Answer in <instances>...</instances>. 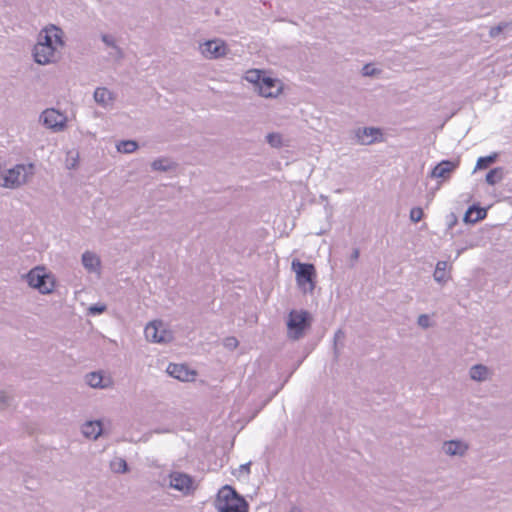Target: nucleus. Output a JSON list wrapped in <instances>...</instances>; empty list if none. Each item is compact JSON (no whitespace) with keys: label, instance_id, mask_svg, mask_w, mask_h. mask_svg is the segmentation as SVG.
Wrapping results in <instances>:
<instances>
[{"label":"nucleus","instance_id":"f257e3e1","mask_svg":"<svg viewBox=\"0 0 512 512\" xmlns=\"http://www.w3.org/2000/svg\"><path fill=\"white\" fill-rule=\"evenodd\" d=\"M215 506L219 512H249L246 500L229 485L218 491Z\"/></svg>","mask_w":512,"mask_h":512},{"label":"nucleus","instance_id":"f03ea898","mask_svg":"<svg viewBox=\"0 0 512 512\" xmlns=\"http://www.w3.org/2000/svg\"><path fill=\"white\" fill-rule=\"evenodd\" d=\"M34 172L35 165L33 163L17 164L2 175L0 185L8 189L19 188L29 181Z\"/></svg>","mask_w":512,"mask_h":512},{"label":"nucleus","instance_id":"7ed1b4c3","mask_svg":"<svg viewBox=\"0 0 512 512\" xmlns=\"http://www.w3.org/2000/svg\"><path fill=\"white\" fill-rule=\"evenodd\" d=\"M292 268L296 273V281L304 293H311L315 288L316 270L311 263H302L294 260Z\"/></svg>","mask_w":512,"mask_h":512},{"label":"nucleus","instance_id":"20e7f679","mask_svg":"<svg viewBox=\"0 0 512 512\" xmlns=\"http://www.w3.org/2000/svg\"><path fill=\"white\" fill-rule=\"evenodd\" d=\"M29 286L37 289L42 294L51 293L54 288L53 279L45 272L44 268L36 267L26 276Z\"/></svg>","mask_w":512,"mask_h":512},{"label":"nucleus","instance_id":"39448f33","mask_svg":"<svg viewBox=\"0 0 512 512\" xmlns=\"http://www.w3.org/2000/svg\"><path fill=\"white\" fill-rule=\"evenodd\" d=\"M144 334L147 340L155 343H167L173 338L167 322H148L144 328Z\"/></svg>","mask_w":512,"mask_h":512},{"label":"nucleus","instance_id":"423d86ee","mask_svg":"<svg viewBox=\"0 0 512 512\" xmlns=\"http://www.w3.org/2000/svg\"><path fill=\"white\" fill-rule=\"evenodd\" d=\"M40 121L53 132H60L66 128L67 117L56 109L49 108L41 113Z\"/></svg>","mask_w":512,"mask_h":512},{"label":"nucleus","instance_id":"0eeeda50","mask_svg":"<svg viewBox=\"0 0 512 512\" xmlns=\"http://www.w3.org/2000/svg\"><path fill=\"white\" fill-rule=\"evenodd\" d=\"M37 44L52 46L57 50L58 47L64 46L63 31L54 25L45 27L38 35Z\"/></svg>","mask_w":512,"mask_h":512},{"label":"nucleus","instance_id":"6e6552de","mask_svg":"<svg viewBox=\"0 0 512 512\" xmlns=\"http://www.w3.org/2000/svg\"><path fill=\"white\" fill-rule=\"evenodd\" d=\"M170 485L172 488L182 492L184 495L193 493L197 487L192 477L178 472L170 475Z\"/></svg>","mask_w":512,"mask_h":512},{"label":"nucleus","instance_id":"1a4fd4ad","mask_svg":"<svg viewBox=\"0 0 512 512\" xmlns=\"http://www.w3.org/2000/svg\"><path fill=\"white\" fill-rule=\"evenodd\" d=\"M33 57L36 63L40 65H46L55 62L58 58V55L57 50H55L52 46L36 43L33 49Z\"/></svg>","mask_w":512,"mask_h":512},{"label":"nucleus","instance_id":"9d476101","mask_svg":"<svg viewBox=\"0 0 512 512\" xmlns=\"http://www.w3.org/2000/svg\"><path fill=\"white\" fill-rule=\"evenodd\" d=\"M226 45L220 40H209L200 45V51L205 58L217 59L226 54Z\"/></svg>","mask_w":512,"mask_h":512},{"label":"nucleus","instance_id":"9b49d317","mask_svg":"<svg viewBox=\"0 0 512 512\" xmlns=\"http://www.w3.org/2000/svg\"><path fill=\"white\" fill-rule=\"evenodd\" d=\"M354 133L356 141L360 145L373 144L382 136L380 129L374 127L358 128Z\"/></svg>","mask_w":512,"mask_h":512},{"label":"nucleus","instance_id":"f8f14e48","mask_svg":"<svg viewBox=\"0 0 512 512\" xmlns=\"http://www.w3.org/2000/svg\"><path fill=\"white\" fill-rule=\"evenodd\" d=\"M167 372L172 377L185 382L193 381L197 375L195 370L190 369L184 364L171 363L167 367Z\"/></svg>","mask_w":512,"mask_h":512},{"label":"nucleus","instance_id":"ddd939ff","mask_svg":"<svg viewBox=\"0 0 512 512\" xmlns=\"http://www.w3.org/2000/svg\"><path fill=\"white\" fill-rule=\"evenodd\" d=\"M459 163L457 161L442 160L430 172L431 178H441L443 180L449 179Z\"/></svg>","mask_w":512,"mask_h":512},{"label":"nucleus","instance_id":"4468645a","mask_svg":"<svg viewBox=\"0 0 512 512\" xmlns=\"http://www.w3.org/2000/svg\"><path fill=\"white\" fill-rule=\"evenodd\" d=\"M258 90L263 97H275L279 93L280 87L277 80L264 76Z\"/></svg>","mask_w":512,"mask_h":512},{"label":"nucleus","instance_id":"2eb2a0df","mask_svg":"<svg viewBox=\"0 0 512 512\" xmlns=\"http://www.w3.org/2000/svg\"><path fill=\"white\" fill-rule=\"evenodd\" d=\"M82 265L89 273L99 272L101 261L96 253L86 251L82 254Z\"/></svg>","mask_w":512,"mask_h":512},{"label":"nucleus","instance_id":"dca6fc26","mask_svg":"<svg viewBox=\"0 0 512 512\" xmlns=\"http://www.w3.org/2000/svg\"><path fill=\"white\" fill-rule=\"evenodd\" d=\"M486 210L476 205H472L468 208L466 213L464 214V222L465 223H476L486 217Z\"/></svg>","mask_w":512,"mask_h":512},{"label":"nucleus","instance_id":"f3484780","mask_svg":"<svg viewBox=\"0 0 512 512\" xmlns=\"http://www.w3.org/2000/svg\"><path fill=\"white\" fill-rule=\"evenodd\" d=\"M82 432L85 437L97 439L102 432V425L99 421H89L83 425Z\"/></svg>","mask_w":512,"mask_h":512},{"label":"nucleus","instance_id":"a211bd4d","mask_svg":"<svg viewBox=\"0 0 512 512\" xmlns=\"http://www.w3.org/2000/svg\"><path fill=\"white\" fill-rule=\"evenodd\" d=\"M87 383L93 388H105L111 384V379L101 373L92 372L87 376Z\"/></svg>","mask_w":512,"mask_h":512},{"label":"nucleus","instance_id":"6ab92c4d","mask_svg":"<svg viewBox=\"0 0 512 512\" xmlns=\"http://www.w3.org/2000/svg\"><path fill=\"white\" fill-rule=\"evenodd\" d=\"M310 322H288V335L292 339H298L308 328Z\"/></svg>","mask_w":512,"mask_h":512},{"label":"nucleus","instance_id":"aec40b11","mask_svg":"<svg viewBox=\"0 0 512 512\" xmlns=\"http://www.w3.org/2000/svg\"><path fill=\"white\" fill-rule=\"evenodd\" d=\"M94 100L103 107H106L108 104L113 102L114 98L107 88L98 87L94 91Z\"/></svg>","mask_w":512,"mask_h":512},{"label":"nucleus","instance_id":"412c9836","mask_svg":"<svg viewBox=\"0 0 512 512\" xmlns=\"http://www.w3.org/2000/svg\"><path fill=\"white\" fill-rule=\"evenodd\" d=\"M444 450L449 455H462L467 450V445L460 441H448L444 444Z\"/></svg>","mask_w":512,"mask_h":512},{"label":"nucleus","instance_id":"4be33fe9","mask_svg":"<svg viewBox=\"0 0 512 512\" xmlns=\"http://www.w3.org/2000/svg\"><path fill=\"white\" fill-rule=\"evenodd\" d=\"M102 41L105 43L106 46L111 47L113 49V52L110 53V55L116 59H121L123 57V52L120 47L117 46L115 39L113 36L108 34H103L101 37Z\"/></svg>","mask_w":512,"mask_h":512},{"label":"nucleus","instance_id":"5701e85b","mask_svg":"<svg viewBox=\"0 0 512 512\" xmlns=\"http://www.w3.org/2000/svg\"><path fill=\"white\" fill-rule=\"evenodd\" d=\"M504 177V169L502 167H496V168H493L491 169L487 174H486V182L489 184V185H495L497 183H499Z\"/></svg>","mask_w":512,"mask_h":512},{"label":"nucleus","instance_id":"b1692460","mask_svg":"<svg viewBox=\"0 0 512 512\" xmlns=\"http://www.w3.org/2000/svg\"><path fill=\"white\" fill-rule=\"evenodd\" d=\"M151 167L155 171L166 172L172 169L174 167V164L168 158H158L152 162Z\"/></svg>","mask_w":512,"mask_h":512},{"label":"nucleus","instance_id":"393cba45","mask_svg":"<svg viewBox=\"0 0 512 512\" xmlns=\"http://www.w3.org/2000/svg\"><path fill=\"white\" fill-rule=\"evenodd\" d=\"M488 374L487 367L483 365H475L470 370L471 378L478 381L486 379Z\"/></svg>","mask_w":512,"mask_h":512},{"label":"nucleus","instance_id":"a878e982","mask_svg":"<svg viewBox=\"0 0 512 512\" xmlns=\"http://www.w3.org/2000/svg\"><path fill=\"white\" fill-rule=\"evenodd\" d=\"M116 147L119 152L128 154L136 151L138 144L134 140H123L120 141Z\"/></svg>","mask_w":512,"mask_h":512},{"label":"nucleus","instance_id":"bb28decb","mask_svg":"<svg viewBox=\"0 0 512 512\" xmlns=\"http://www.w3.org/2000/svg\"><path fill=\"white\" fill-rule=\"evenodd\" d=\"M264 78L263 72L257 69H252L246 72L245 79L259 87L262 79Z\"/></svg>","mask_w":512,"mask_h":512},{"label":"nucleus","instance_id":"cd10ccee","mask_svg":"<svg viewBox=\"0 0 512 512\" xmlns=\"http://www.w3.org/2000/svg\"><path fill=\"white\" fill-rule=\"evenodd\" d=\"M498 154L492 153L491 155L479 157L476 163V169H486L497 160Z\"/></svg>","mask_w":512,"mask_h":512},{"label":"nucleus","instance_id":"c85d7f7f","mask_svg":"<svg viewBox=\"0 0 512 512\" xmlns=\"http://www.w3.org/2000/svg\"><path fill=\"white\" fill-rule=\"evenodd\" d=\"M446 267L447 262L439 261L436 265V269L434 271V279L438 282L444 281L446 278Z\"/></svg>","mask_w":512,"mask_h":512},{"label":"nucleus","instance_id":"c756f323","mask_svg":"<svg viewBox=\"0 0 512 512\" xmlns=\"http://www.w3.org/2000/svg\"><path fill=\"white\" fill-rule=\"evenodd\" d=\"M288 320H301V321L310 320V314H309V312L303 311V310H301V311L291 310L289 313V316H288Z\"/></svg>","mask_w":512,"mask_h":512},{"label":"nucleus","instance_id":"7c9ffc66","mask_svg":"<svg viewBox=\"0 0 512 512\" xmlns=\"http://www.w3.org/2000/svg\"><path fill=\"white\" fill-rule=\"evenodd\" d=\"M267 142L275 148L282 146V136L279 133H269L266 136Z\"/></svg>","mask_w":512,"mask_h":512},{"label":"nucleus","instance_id":"2f4dec72","mask_svg":"<svg viewBox=\"0 0 512 512\" xmlns=\"http://www.w3.org/2000/svg\"><path fill=\"white\" fill-rule=\"evenodd\" d=\"M111 467L116 472H125L127 470L126 461L121 458L114 460L111 463Z\"/></svg>","mask_w":512,"mask_h":512},{"label":"nucleus","instance_id":"473e14b6","mask_svg":"<svg viewBox=\"0 0 512 512\" xmlns=\"http://www.w3.org/2000/svg\"><path fill=\"white\" fill-rule=\"evenodd\" d=\"M106 310V306L104 304H94V305H91L89 308H88V314L90 316H97L99 314H101L102 312H104Z\"/></svg>","mask_w":512,"mask_h":512},{"label":"nucleus","instance_id":"72a5a7b5","mask_svg":"<svg viewBox=\"0 0 512 512\" xmlns=\"http://www.w3.org/2000/svg\"><path fill=\"white\" fill-rule=\"evenodd\" d=\"M423 217V210L420 207H414L410 211V220L414 223L419 222Z\"/></svg>","mask_w":512,"mask_h":512},{"label":"nucleus","instance_id":"f704fd0d","mask_svg":"<svg viewBox=\"0 0 512 512\" xmlns=\"http://www.w3.org/2000/svg\"><path fill=\"white\" fill-rule=\"evenodd\" d=\"M506 26V24H499L497 26L492 27L489 31V35L493 38L497 37L506 28Z\"/></svg>","mask_w":512,"mask_h":512},{"label":"nucleus","instance_id":"c9c22d12","mask_svg":"<svg viewBox=\"0 0 512 512\" xmlns=\"http://www.w3.org/2000/svg\"><path fill=\"white\" fill-rule=\"evenodd\" d=\"M375 68H373L371 65L367 64L363 67L362 72L364 76H372L375 73Z\"/></svg>","mask_w":512,"mask_h":512},{"label":"nucleus","instance_id":"e433bc0d","mask_svg":"<svg viewBox=\"0 0 512 512\" xmlns=\"http://www.w3.org/2000/svg\"><path fill=\"white\" fill-rule=\"evenodd\" d=\"M226 345L230 346V347H236L237 340L235 338H228V339H226Z\"/></svg>","mask_w":512,"mask_h":512},{"label":"nucleus","instance_id":"4c0bfd02","mask_svg":"<svg viewBox=\"0 0 512 512\" xmlns=\"http://www.w3.org/2000/svg\"><path fill=\"white\" fill-rule=\"evenodd\" d=\"M359 258V250L358 249H354L352 254H351V259L352 260H357Z\"/></svg>","mask_w":512,"mask_h":512},{"label":"nucleus","instance_id":"58836bf2","mask_svg":"<svg viewBox=\"0 0 512 512\" xmlns=\"http://www.w3.org/2000/svg\"><path fill=\"white\" fill-rule=\"evenodd\" d=\"M417 320H429V317L427 314H420Z\"/></svg>","mask_w":512,"mask_h":512},{"label":"nucleus","instance_id":"ea45409f","mask_svg":"<svg viewBox=\"0 0 512 512\" xmlns=\"http://www.w3.org/2000/svg\"><path fill=\"white\" fill-rule=\"evenodd\" d=\"M419 323L422 324L423 328H427L428 327V322H419Z\"/></svg>","mask_w":512,"mask_h":512}]
</instances>
